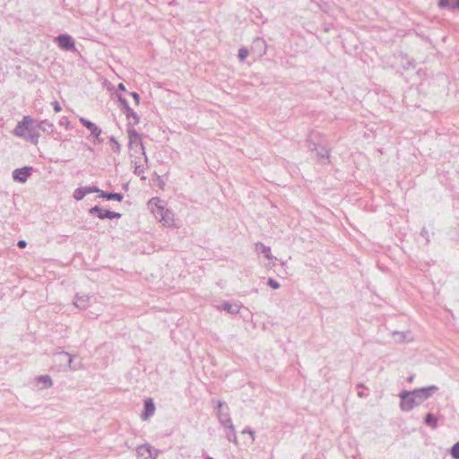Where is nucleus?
<instances>
[{"instance_id": "obj_32", "label": "nucleus", "mask_w": 459, "mask_h": 459, "mask_svg": "<svg viewBox=\"0 0 459 459\" xmlns=\"http://www.w3.org/2000/svg\"><path fill=\"white\" fill-rule=\"evenodd\" d=\"M249 54V51L246 48H241L238 50V57L240 61H244Z\"/></svg>"}, {"instance_id": "obj_28", "label": "nucleus", "mask_w": 459, "mask_h": 459, "mask_svg": "<svg viewBox=\"0 0 459 459\" xmlns=\"http://www.w3.org/2000/svg\"><path fill=\"white\" fill-rule=\"evenodd\" d=\"M86 190H85V187L84 186H80V187H77L74 191V194H73V197L76 200V201H81L82 200L85 196H86Z\"/></svg>"}, {"instance_id": "obj_47", "label": "nucleus", "mask_w": 459, "mask_h": 459, "mask_svg": "<svg viewBox=\"0 0 459 459\" xmlns=\"http://www.w3.org/2000/svg\"><path fill=\"white\" fill-rule=\"evenodd\" d=\"M357 387H358V388H365V385H364V384H363V383H359V384L357 385Z\"/></svg>"}, {"instance_id": "obj_19", "label": "nucleus", "mask_w": 459, "mask_h": 459, "mask_svg": "<svg viewBox=\"0 0 459 459\" xmlns=\"http://www.w3.org/2000/svg\"><path fill=\"white\" fill-rule=\"evenodd\" d=\"M126 117V119L133 121H129L126 126H132L134 127V126L138 125L140 123V117L134 110L131 108L130 109L126 110V112H123Z\"/></svg>"}, {"instance_id": "obj_40", "label": "nucleus", "mask_w": 459, "mask_h": 459, "mask_svg": "<svg viewBox=\"0 0 459 459\" xmlns=\"http://www.w3.org/2000/svg\"><path fill=\"white\" fill-rule=\"evenodd\" d=\"M59 125L60 126H65L66 128H69L70 126V121L69 119L66 117H63L60 121H59Z\"/></svg>"}, {"instance_id": "obj_49", "label": "nucleus", "mask_w": 459, "mask_h": 459, "mask_svg": "<svg viewBox=\"0 0 459 459\" xmlns=\"http://www.w3.org/2000/svg\"><path fill=\"white\" fill-rule=\"evenodd\" d=\"M157 455H155V451H152V457L155 458Z\"/></svg>"}, {"instance_id": "obj_37", "label": "nucleus", "mask_w": 459, "mask_h": 459, "mask_svg": "<svg viewBox=\"0 0 459 459\" xmlns=\"http://www.w3.org/2000/svg\"><path fill=\"white\" fill-rule=\"evenodd\" d=\"M121 217H122V214L120 212L109 210V215H108L109 220L120 219Z\"/></svg>"}, {"instance_id": "obj_11", "label": "nucleus", "mask_w": 459, "mask_h": 459, "mask_svg": "<svg viewBox=\"0 0 459 459\" xmlns=\"http://www.w3.org/2000/svg\"><path fill=\"white\" fill-rule=\"evenodd\" d=\"M267 45L263 38L256 37L251 45V52L257 56H262L266 53Z\"/></svg>"}, {"instance_id": "obj_23", "label": "nucleus", "mask_w": 459, "mask_h": 459, "mask_svg": "<svg viewBox=\"0 0 459 459\" xmlns=\"http://www.w3.org/2000/svg\"><path fill=\"white\" fill-rule=\"evenodd\" d=\"M223 428L225 429L226 438L230 442H233V443L237 444L238 440H237L236 430H235V427H234L233 423L227 425Z\"/></svg>"}, {"instance_id": "obj_36", "label": "nucleus", "mask_w": 459, "mask_h": 459, "mask_svg": "<svg viewBox=\"0 0 459 459\" xmlns=\"http://www.w3.org/2000/svg\"><path fill=\"white\" fill-rule=\"evenodd\" d=\"M129 95L132 96L136 105L140 104L141 97L139 93H137L136 91H131L129 92Z\"/></svg>"}, {"instance_id": "obj_31", "label": "nucleus", "mask_w": 459, "mask_h": 459, "mask_svg": "<svg viewBox=\"0 0 459 459\" xmlns=\"http://www.w3.org/2000/svg\"><path fill=\"white\" fill-rule=\"evenodd\" d=\"M450 455L454 459H459V441L452 446Z\"/></svg>"}, {"instance_id": "obj_46", "label": "nucleus", "mask_w": 459, "mask_h": 459, "mask_svg": "<svg viewBox=\"0 0 459 459\" xmlns=\"http://www.w3.org/2000/svg\"><path fill=\"white\" fill-rule=\"evenodd\" d=\"M366 395H367V394H364L362 391H360V392H359V393H358V396H359V397H365Z\"/></svg>"}, {"instance_id": "obj_15", "label": "nucleus", "mask_w": 459, "mask_h": 459, "mask_svg": "<svg viewBox=\"0 0 459 459\" xmlns=\"http://www.w3.org/2000/svg\"><path fill=\"white\" fill-rule=\"evenodd\" d=\"M437 6L448 11L459 10V0H438Z\"/></svg>"}, {"instance_id": "obj_2", "label": "nucleus", "mask_w": 459, "mask_h": 459, "mask_svg": "<svg viewBox=\"0 0 459 459\" xmlns=\"http://www.w3.org/2000/svg\"><path fill=\"white\" fill-rule=\"evenodd\" d=\"M323 135L318 132H311L307 139V147L310 152H316L321 159L330 158L331 149L323 143Z\"/></svg>"}, {"instance_id": "obj_24", "label": "nucleus", "mask_w": 459, "mask_h": 459, "mask_svg": "<svg viewBox=\"0 0 459 459\" xmlns=\"http://www.w3.org/2000/svg\"><path fill=\"white\" fill-rule=\"evenodd\" d=\"M35 380L38 384H42V389H48L53 385L52 378L48 375L39 376Z\"/></svg>"}, {"instance_id": "obj_4", "label": "nucleus", "mask_w": 459, "mask_h": 459, "mask_svg": "<svg viewBox=\"0 0 459 459\" xmlns=\"http://www.w3.org/2000/svg\"><path fill=\"white\" fill-rule=\"evenodd\" d=\"M438 387L437 385H429L420 388H415L413 390H410L412 396L417 402V405H420L423 402L431 397L437 391Z\"/></svg>"}, {"instance_id": "obj_42", "label": "nucleus", "mask_w": 459, "mask_h": 459, "mask_svg": "<svg viewBox=\"0 0 459 459\" xmlns=\"http://www.w3.org/2000/svg\"><path fill=\"white\" fill-rule=\"evenodd\" d=\"M27 246V242L23 239H21L17 242V247L20 248H25Z\"/></svg>"}, {"instance_id": "obj_6", "label": "nucleus", "mask_w": 459, "mask_h": 459, "mask_svg": "<svg viewBox=\"0 0 459 459\" xmlns=\"http://www.w3.org/2000/svg\"><path fill=\"white\" fill-rule=\"evenodd\" d=\"M56 42L57 46L64 51H69L73 53L77 52L74 39L67 33L59 34L56 38Z\"/></svg>"}, {"instance_id": "obj_29", "label": "nucleus", "mask_w": 459, "mask_h": 459, "mask_svg": "<svg viewBox=\"0 0 459 459\" xmlns=\"http://www.w3.org/2000/svg\"><path fill=\"white\" fill-rule=\"evenodd\" d=\"M109 142L111 143V149L116 153H120L121 152V145L120 143L116 140L115 136L111 135L108 137Z\"/></svg>"}, {"instance_id": "obj_3", "label": "nucleus", "mask_w": 459, "mask_h": 459, "mask_svg": "<svg viewBox=\"0 0 459 459\" xmlns=\"http://www.w3.org/2000/svg\"><path fill=\"white\" fill-rule=\"evenodd\" d=\"M126 131L129 138V149L134 150L135 152H137V149H139V152L142 155L144 156V160L147 162L148 158L146 156L145 148L142 141V135L132 126H127Z\"/></svg>"}, {"instance_id": "obj_20", "label": "nucleus", "mask_w": 459, "mask_h": 459, "mask_svg": "<svg viewBox=\"0 0 459 459\" xmlns=\"http://www.w3.org/2000/svg\"><path fill=\"white\" fill-rule=\"evenodd\" d=\"M36 127L48 134H53L55 132V126L52 123L48 122L47 119L39 122Z\"/></svg>"}, {"instance_id": "obj_33", "label": "nucleus", "mask_w": 459, "mask_h": 459, "mask_svg": "<svg viewBox=\"0 0 459 459\" xmlns=\"http://www.w3.org/2000/svg\"><path fill=\"white\" fill-rule=\"evenodd\" d=\"M85 187V190H86V194H91V193H99V195L101 194V192H103V190H100L98 186H84Z\"/></svg>"}, {"instance_id": "obj_41", "label": "nucleus", "mask_w": 459, "mask_h": 459, "mask_svg": "<svg viewBox=\"0 0 459 459\" xmlns=\"http://www.w3.org/2000/svg\"><path fill=\"white\" fill-rule=\"evenodd\" d=\"M51 104H52V106L54 108L55 112L57 113V112H60L62 110V107H61V105H60V103L58 101L55 100Z\"/></svg>"}, {"instance_id": "obj_17", "label": "nucleus", "mask_w": 459, "mask_h": 459, "mask_svg": "<svg viewBox=\"0 0 459 459\" xmlns=\"http://www.w3.org/2000/svg\"><path fill=\"white\" fill-rule=\"evenodd\" d=\"M100 198L108 200V201H117V202H122L124 199V195L121 193H116V192H108V191H103L100 195H99Z\"/></svg>"}, {"instance_id": "obj_10", "label": "nucleus", "mask_w": 459, "mask_h": 459, "mask_svg": "<svg viewBox=\"0 0 459 459\" xmlns=\"http://www.w3.org/2000/svg\"><path fill=\"white\" fill-rule=\"evenodd\" d=\"M79 121L84 127L90 130L91 134L96 138L99 143L103 142V139L100 137L102 131L96 124L85 117H80Z\"/></svg>"}, {"instance_id": "obj_12", "label": "nucleus", "mask_w": 459, "mask_h": 459, "mask_svg": "<svg viewBox=\"0 0 459 459\" xmlns=\"http://www.w3.org/2000/svg\"><path fill=\"white\" fill-rule=\"evenodd\" d=\"M155 409L156 407L152 398H146L143 401V410L141 413V419L143 420H148L153 416Z\"/></svg>"}, {"instance_id": "obj_48", "label": "nucleus", "mask_w": 459, "mask_h": 459, "mask_svg": "<svg viewBox=\"0 0 459 459\" xmlns=\"http://www.w3.org/2000/svg\"><path fill=\"white\" fill-rule=\"evenodd\" d=\"M205 459H214V458H213V457H212V456L207 455V456L205 457Z\"/></svg>"}, {"instance_id": "obj_14", "label": "nucleus", "mask_w": 459, "mask_h": 459, "mask_svg": "<svg viewBox=\"0 0 459 459\" xmlns=\"http://www.w3.org/2000/svg\"><path fill=\"white\" fill-rule=\"evenodd\" d=\"M91 298L87 294L76 293L74 299V305L79 309H86L90 306Z\"/></svg>"}, {"instance_id": "obj_38", "label": "nucleus", "mask_w": 459, "mask_h": 459, "mask_svg": "<svg viewBox=\"0 0 459 459\" xmlns=\"http://www.w3.org/2000/svg\"><path fill=\"white\" fill-rule=\"evenodd\" d=\"M242 434H249L251 436L252 440L253 441L255 440V431L251 428H249V427L245 428L242 430Z\"/></svg>"}, {"instance_id": "obj_45", "label": "nucleus", "mask_w": 459, "mask_h": 459, "mask_svg": "<svg viewBox=\"0 0 459 459\" xmlns=\"http://www.w3.org/2000/svg\"><path fill=\"white\" fill-rule=\"evenodd\" d=\"M414 379V376H410L407 377V382L411 383Z\"/></svg>"}, {"instance_id": "obj_34", "label": "nucleus", "mask_w": 459, "mask_h": 459, "mask_svg": "<svg viewBox=\"0 0 459 459\" xmlns=\"http://www.w3.org/2000/svg\"><path fill=\"white\" fill-rule=\"evenodd\" d=\"M267 285L273 290H278L281 286L280 283L273 278H269L267 280Z\"/></svg>"}, {"instance_id": "obj_9", "label": "nucleus", "mask_w": 459, "mask_h": 459, "mask_svg": "<svg viewBox=\"0 0 459 459\" xmlns=\"http://www.w3.org/2000/svg\"><path fill=\"white\" fill-rule=\"evenodd\" d=\"M33 168L31 166H24L13 170V178L19 183H25L31 176Z\"/></svg>"}, {"instance_id": "obj_5", "label": "nucleus", "mask_w": 459, "mask_h": 459, "mask_svg": "<svg viewBox=\"0 0 459 459\" xmlns=\"http://www.w3.org/2000/svg\"><path fill=\"white\" fill-rule=\"evenodd\" d=\"M217 419L220 422V424L222 427H225L227 425H230L232 423L231 418H230V407L225 402H222L221 400L217 401V407L215 411Z\"/></svg>"}, {"instance_id": "obj_8", "label": "nucleus", "mask_w": 459, "mask_h": 459, "mask_svg": "<svg viewBox=\"0 0 459 459\" xmlns=\"http://www.w3.org/2000/svg\"><path fill=\"white\" fill-rule=\"evenodd\" d=\"M34 119L30 116H24L23 118L18 122L17 126L13 131L15 136L24 138L29 130L32 127Z\"/></svg>"}, {"instance_id": "obj_16", "label": "nucleus", "mask_w": 459, "mask_h": 459, "mask_svg": "<svg viewBox=\"0 0 459 459\" xmlns=\"http://www.w3.org/2000/svg\"><path fill=\"white\" fill-rule=\"evenodd\" d=\"M88 212L91 215L97 216L100 220L108 219L109 210L103 209L100 205L92 206L89 209Z\"/></svg>"}, {"instance_id": "obj_43", "label": "nucleus", "mask_w": 459, "mask_h": 459, "mask_svg": "<svg viewBox=\"0 0 459 459\" xmlns=\"http://www.w3.org/2000/svg\"><path fill=\"white\" fill-rule=\"evenodd\" d=\"M117 91H126V86L124 83L120 82L117 84Z\"/></svg>"}, {"instance_id": "obj_39", "label": "nucleus", "mask_w": 459, "mask_h": 459, "mask_svg": "<svg viewBox=\"0 0 459 459\" xmlns=\"http://www.w3.org/2000/svg\"><path fill=\"white\" fill-rule=\"evenodd\" d=\"M420 236L426 239L427 243L429 242V233L425 227L421 230Z\"/></svg>"}, {"instance_id": "obj_44", "label": "nucleus", "mask_w": 459, "mask_h": 459, "mask_svg": "<svg viewBox=\"0 0 459 459\" xmlns=\"http://www.w3.org/2000/svg\"><path fill=\"white\" fill-rule=\"evenodd\" d=\"M122 188H123L125 191H127V190L129 189V183H125V184H123Z\"/></svg>"}, {"instance_id": "obj_7", "label": "nucleus", "mask_w": 459, "mask_h": 459, "mask_svg": "<svg viewBox=\"0 0 459 459\" xmlns=\"http://www.w3.org/2000/svg\"><path fill=\"white\" fill-rule=\"evenodd\" d=\"M400 397V409L403 411H411L413 408L417 407V402L414 396L411 395L409 390H403L399 394Z\"/></svg>"}, {"instance_id": "obj_25", "label": "nucleus", "mask_w": 459, "mask_h": 459, "mask_svg": "<svg viewBox=\"0 0 459 459\" xmlns=\"http://www.w3.org/2000/svg\"><path fill=\"white\" fill-rule=\"evenodd\" d=\"M255 249L258 253H262L264 255L265 258L271 260L274 258L271 254L270 247L264 245L262 242H257L255 244Z\"/></svg>"}, {"instance_id": "obj_50", "label": "nucleus", "mask_w": 459, "mask_h": 459, "mask_svg": "<svg viewBox=\"0 0 459 459\" xmlns=\"http://www.w3.org/2000/svg\"><path fill=\"white\" fill-rule=\"evenodd\" d=\"M141 179L145 180L146 178L144 176H142Z\"/></svg>"}, {"instance_id": "obj_21", "label": "nucleus", "mask_w": 459, "mask_h": 459, "mask_svg": "<svg viewBox=\"0 0 459 459\" xmlns=\"http://www.w3.org/2000/svg\"><path fill=\"white\" fill-rule=\"evenodd\" d=\"M423 422L426 426L435 429L438 426V419L432 412H428L423 420Z\"/></svg>"}, {"instance_id": "obj_1", "label": "nucleus", "mask_w": 459, "mask_h": 459, "mask_svg": "<svg viewBox=\"0 0 459 459\" xmlns=\"http://www.w3.org/2000/svg\"><path fill=\"white\" fill-rule=\"evenodd\" d=\"M148 206L154 217L166 227H171L174 224L173 212L165 208V202L159 197H152L148 202Z\"/></svg>"}, {"instance_id": "obj_22", "label": "nucleus", "mask_w": 459, "mask_h": 459, "mask_svg": "<svg viewBox=\"0 0 459 459\" xmlns=\"http://www.w3.org/2000/svg\"><path fill=\"white\" fill-rule=\"evenodd\" d=\"M240 305L238 303H230L229 301H225L221 304V309L227 311L230 314H238L240 310Z\"/></svg>"}, {"instance_id": "obj_18", "label": "nucleus", "mask_w": 459, "mask_h": 459, "mask_svg": "<svg viewBox=\"0 0 459 459\" xmlns=\"http://www.w3.org/2000/svg\"><path fill=\"white\" fill-rule=\"evenodd\" d=\"M137 454L139 456H143L145 454H148L150 457H152V451H155V455H158L159 450L153 448L149 444H143L137 447Z\"/></svg>"}, {"instance_id": "obj_26", "label": "nucleus", "mask_w": 459, "mask_h": 459, "mask_svg": "<svg viewBox=\"0 0 459 459\" xmlns=\"http://www.w3.org/2000/svg\"><path fill=\"white\" fill-rule=\"evenodd\" d=\"M35 128L36 127L32 126V127L29 130L28 134H26V137H24L33 144H37L39 143V133Z\"/></svg>"}, {"instance_id": "obj_35", "label": "nucleus", "mask_w": 459, "mask_h": 459, "mask_svg": "<svg viewBox=\"0 0 459 459\" xmlns=\"http://www.w3.org/2000/svg\"><path fill=\"white\" fill-rule=\"evenodd\" d=\"M144 172V168L142 165L135 163L134 173L137 176H141Z\"/></svg>"}, {"instance_id": "obj_30", "label": "nucleus", "mask_w": 459, "mask_h": 459, "mask_svg": "<svg viewBox=\"0 0 459 459\" xmlns=\"http://www.w3.org/2000/svg\"><path fill=\"white\" fill-rule=\"evenodd\" d=\"M403 59L406 60V63L403 65L404 69L415 68L416 62L414 59H410L407 55L403 56Z\"/></svg>"}, {"instance_id": "obj_51", "label": "nucleus", "mask_w": 459, "mask_h": 459, "mask_svg": "<svg viewBox=\"0 0 459 459\" xmlns=\"http://www.w3.org/2000/svg\"><path fill=\"white\" fill-rule=\"evenodd\" d=\"M397 334L401 335V336H403V333H396Z\"/></svg>"}, {"instance_id": "obj_13", "label": "nucleus", "mask_w": 459, "mask_h": 459, "mask_svg": "<svg viewBox=\"0 0 459 459\" xmlns=\"http://www.w3.org/2000/svg\"><path fill=\"white\" fill-rule=\"evenodd\" d=\"M56 355L60 358V359L62 361L65 362L68 365L70 369L77 370L81 368V362L75 363L74 361L73 356L70 353L62 351V352L57 353Z\"/></svg>"}, {"instance_id": "obj_27", "label": "nucleus", "mask_w": 459, "mask_h": 459, "mask_svg": "<svg viewBox=\"0 0 459 459\" xmlns=\"http://www.w3.org/2000/svg\"><path fill=\"white\" fill-rule=\"evenodd\" d=\"M117 101L119 103V108L122 110V112H126V110L131 108L126 98H124L121 94H117Z\"/></svg>"}]
</instances>
